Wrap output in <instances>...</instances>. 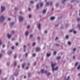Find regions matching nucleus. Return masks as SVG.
Masks as SVG:
<instances>
[{
    "label": "nucleus",
    "mask_w": 80,
    "mask_h": 80,
    "mask_svg": "<svg viewBox=\"0 0 80 80\" xmlns=\"http://www.w3.org/2000/svg\"><path fill=\"white\" fill-rule=\"evenodd\" d=\"M44 33H45V34L47 33V31L45 30L44 32Z\"/></svg>",
    "instance_id": "bb28decb"
},
{
    "label": "nucleus",
    "mask_w": 80,
    "mask_h": 80,
    "mask_svg": "<svg viewBox=\"0 0 80 80\" xmlns=\"http://www.w3.org/2000/svg\"><path fill=\"white\" fill-rule=\"evenodd\" d=\"M58 37H56V38L55 40H58Z\"/></svg>",
    "instance_id": "4c0bfd02"
},
{
    "label": "nucleus",
    "mask_w": 80,
    "mask_h": 80,
    "mask_svg": "<svg viewBox=\"0 0 80 80\" xmlns=\"http://www.w3.org/2000/svg\"><path fill=\"white\" fill-rule=\"evenodd\" d=\"M35 44H36V43H35V42H34L32 44L33 45H35Z\"/></svg>",
    "instance_id": "c03bdc74"
},
{
    "label": "nucleus",
    "mask_w": 80,
    "mask_h": 80,
    "mask_svg": "<svg viewBox=\"0 0 80 80\" xmlns=\"http://www.w3.org/2000/svg\"><path fill=\"white\" fill-rule=\"evenodd\" d=\"M18 68H20V66L19 65L18 66Z\"/></svg>",
    "instance_id": "338daca9"
},
{
    "label": "nucleus",
    "mask_w": 80,
    "mask_h": 80,
    "mask_svg": "<svg viewBox=\"0 0 80 80\" xmlns=\"http://www.w3.org/2000/svg\"><path fill=\"white\" fill-rule=\"evenodd\" d=\"M78 62H77L75 63V66H77V65H78Z\"/></svg>",
    "instance_id": "72a5a7b5"
},
{
    "label": "nucleus",
    "mask_w": 80,
    "mask_h": 80,
    "mask_svg": "<svg viewBox=\"0 0 80 80\" xmlns=\"http://www.w3.org/2000/svg\"><path fill=\"white\" fill-rule=\"evenodd\" d=\"M12 49H14V47L13 46H12Z\"/></svg>",
    "instance_id": "603ef678"
},
{
    "label": "nucleus",
    "mask_w": 80,
    "mask_h": 80,
    "mask_svg": "<svg viewBox=\"0 0 80 80\" xmlns=\"http://www.w3.org/2000/svg\"><path fill=\"white\" fill-rule=\"evenodd\" d=\"M33 36V34H31L30 35V38H32V37Z\"/></svg>",
    "instance_id": "c756f323"
},
{
    "label": "nucleus",
    "mask_w": 80,
    "mask_h": 80,
    "mask_svg": "<svg viewBox=\"0 0 80 80\" xmlns=\"http://www.w3.org/2000/svg\"><path fill=\"white\" fill-rule=\"evenodd\" d=\"M44 2L47 3V5H46V6H47V5H51V6H52V5L53 4V3L52 2H47V0H45L44 1Z\"/></svg>",
    "instance_id": "f03ea898"
},
{
    "label": "nucleus",
    "mask_w": 80,
    "mask_h": 80,
    "mask_svg": "<svg viewBox=\"0 0 80 80\" xmlns=\"http://www.w3.org/2000/svg\"><path fill=\"white\" fill-rule=\"evenodd\" d=\"M17 55H15L14 56V58H17Z\"/></svg>",
    "instance_id": "e433bc0d"
},
{
    "label": "nucleus",
    "mask_w": 80,
    "mask_h": 80,
    "mask_svg": "<svg viewBox=\"0 0 80 80\" xmlns=\"http://www.w3.org/2000/svg\"><path fill=\"white\" fill-rule=\"evenodd\" d=\"M2 41L0 40V45H2Z\"/></svg>",
    "instance_id": "c9c22d12"
},
{
    "label": "nucleus",
    "mask_w": 80,
    "mask_h": 80,
    "mask_svg": "<svg viewBox=\"0 0 80 80\" xmlns=\"http://www.w3.org/2000/svg\"><path fill=\"white\" fill-rule=\"evenodd\" d=\"M55 18V17H52L50 18L51 20H54Z\"/></svg>",
    "instance_id": "2eb2a0df"
},
{
    "label": "nucleus",
    "mask_w": 80,
    "mask_h": 80,
    "mask_svg": "<svg viewBox=\"0 0 80 80\" xmlns=\"http://www.w3.org/2000/svg\"><path fill=\"white\" fill-rule=\"evenodd\" d=\"M15 10H18V8H17V7H16L15 8Z\"/></svg>",
    "instance_id": "49530a36"
},
{
    "label": "nucleus",
    "mask_w": 80,
    "mask_h": 80,
    "mask_svg": "<svg viewBox=\"0 0 80 80\" xmlns=\"http://www.w3.org/2000/svg\"><path fill=\"white\" fill-rule=\"evenodd\" d=\"M79 20H80V18H78L77 19V21H79Z\"/></svg>",
    "instance_id": "79ce46f5"
},
{
    "label": "nucleus",
    "mask_w": 80,
    "mask_h": 80,
    "mask_svg": "<svg viewBox=\"0 0 80 80\" xmlns=\"http://www.w3.org/2000/svg\"><path fill=\"white\" fill-rule=\"evenodd\" d=\"M28 10H29L30 11V10H31V9L30 8H28Z\"/></svg>",
    "instance_id": "4d7b16f0"
},
{
    "label": "nucleus",
    "mask_w": 80,
    "mask_h": 80,
    "mask_svg": "<svg viewBox=\"0 0 80 80\" xmlns=\"http://www.w3.org/2000/svg\"><path fill=\"white\" fill-rule=\"evenodd\" d=\"M30 25H28L27 27V28H30Z\"/></svg>",
    "instance_id": "a19ab883"
},
{
    "label": "nucleus",
    "mask_w": 80,
    "mask_h": 80,
    "mask_svg": "<svg viewBox=\"0 0 80 80\" xmlns=\"http://www.w3.org/2000/svg\"><path fill=\"white\" fill-rule=\"evenodd\" d=\"M36 8L37 9H38L40 7H39V4H38L36 6Z\"/></svg>",
    "instance_id": "ddd939ff"
},
{
    "label": "nucleus",
    "mask_w": 80,
    "mask_h": 80,
    "mask_svg": "<svg viewBox=\"0 0 80 80\" xmlns=\"http://www.w3.org/2000/svg\"><path fill=\"white\" fill-rule=\"evenodd\" d=\"M2 52H4V51L2 50Z\"/></svg>",
    "instance_id": "0e129e2a"
},
{
    "label": "nucleus",
    "mask_w": 80,
    "mask_h": 80,
    "mask_svg": "<svg viewBox=\"0 0 80 80\" xmlns=\"http://www.w3.org/2000/svg\"><path fill=\"white\" fill-rule=\"evenodd\" d=\"M65 1H66V0H64L63 1H62V3H64V2H65Z\"/></svg>",
    "instance_id": "393cba45"
},
{
    "label": "nucleus",
    "mask_w": 80,
    "mask_h": 80,
    "mask_svg": "<svg viewBox=\"0 0 80 80\" xmlns=\"http://www.w3.org/2000/svg\"><path fill=\"white\" fill-rule=\"evenodd\" d=\"M40 48H36V51L37 52H38V51H40Z\"/></svg>",
    "instance_id": "f8f14e48"
},
{
    "label": "nucleus",
    "mask_w": 80,
    "mask_h": 80,
    "mask_svg": "<svg viewBox=\"0 0 80 80\" xmlns=\"http://www.w3.org/2000/svg\"><path fill=\"white\" fill-rule=\"evenodd\" d=\"M28 33H29V32H28V31H26L25 33V35H26V36H28Z\"/></svg>",
    "instance_id": "6e6552de"
},
{
    "label": "nucleus",
    "mask_w": 80,
    "mask_h": 80,
    "mask_svg": "<svg viewBox=\"0 0 80 80\" xmlns=\"http://www.w3.org/2000/svg\"><path fill=\"white\" fill-rule=\"evenodd\" d=\"M10 20H11V18H8V20L10 21Z\"/></svg>",
    "instance_id": "58836bf2"
},
{
    "label": "nucleus",
    "mask_w": 80,
    "mask_h": 80,
    "mask_svg": "<svg viewBox=\"0 0 80 80\" xmlns=\"http://www.w3.org/2000/svg\"><path fill=\"white\" fill-rule=\"evenodd\" d=\"M14 33V31H12V33Z\"/></svg>",
    "instance_id": "864d4df0"
},
{
    "label": "nucleus",
    "mask_w": 80,
    "mask_h": 80,
    "mask_svg": "<svg viewBox=\"0 0 80 80\" xmlns=\"http://www.w3.org/2000/svg\"><path fill=\"white\" fill-rule=\"evenodd\" d=\"M25 63H23L22 65V68H24V66H25Z\"/></svg>",
    "instance_id": "4be33fe9"
},
{
    "label": "nucleus",
    "mask_w": 80,
    "mask_h": 80,
    "mask_svg": "<svg viewBox=\"0 0 80 80\" xmlns=\"http://www.w3.org/2000/svg\"><path fill=\"white\" fill-rule=\"evenodd\" d=\"M30 3L31 4H33V3H34V2L33 1H31L30 2Z\"/></svg>",
    "instance_id": "dca6fc26"
},
{
    "label": "nucleus",
    "mask_w": 80,
    "mask_h": 80,
    "mask_svg": "<svg viewBox=\"0 0 80 80\" xmlns=\"http://www.w3.org/2000/svg\"><path fill=\"white\" fill-rule=\"evenodd\" d=\"M19 22H22L23 20V17L22 16H20L19 17Z\"/></svg>",
    "instance_id": "20e7f679"
},
{
    "label": "nucleus",
    "mask_w": 80,
    "mask_h": 80,
    "mask_svg": "<svg viewBox=\"0 0 80 80\" xmlns=\"http://www.w3.org/2000/svg\"><path fill=\"white\" fill-rule=\"evenodd\" d=\"M15 40V39L14 38H12V40Z\"/></svg>",
    "instance_id": "680f3d73"
},
{
    "label": "nucleus",
    "mask_w": 80,
    "mask_h": 80,
    "mask_svg": "<svg viewBox=\"0 0 80 80\" xmlns=\"http://www.w3.org/2000/svg\"><path fill=\"white\" fill-rule=\"evenodd\" d=\"M40 73H41V72H38V74H40Z\"/></svg>",
    "instance_id": "13d9d810"
},
{
    "label": "nucleus",
    "mask_w": 80,
    "mask_h": 80,
    "mask_svg": "<svg viewBox=\"0 0 80 80\" xmlns=\"http://www.w3.org/2000/svg\"><path fill=\"white\" fill-rule=\"evenodd\" d=\"M8 54L10 55V54H11L12 53V52L11 51H9L8 52Z\"/></svg>",
    "instance_id": "b1692460"
},
{
    "label": "nucleus",
    "mask_w": 80,
    "mask_h": 80,
    "mask_svg": "<svg viewBox=\"0 0 80 80\" xmlns=\"http://www.w3.org/2000/svg\"><path fill=\"white\" fill-rule=\"evenodd\" d=\"M58 4H56V7H58Z\"/></svg>",
    "instance_id": "de8ad7c7"
},
{
    "label": "nucleus",
    "mask_w": 80,
    "mask_h": 80,
    "mask_svg": "<svg viewBox=\"0 0 80 80\" xmlns=\"http://www.w3.org/2000/svg\"><path fill=\"white\" fill-rule=\"evenodd\" d=\"M68 43L70 45H71V42L69 41L68 42Z\"/></svg>",
    "instance_id": "6ab92c4d"
},
{
    "label": "nucleus",
    "mask_w": 80,
    "mask_h": 80,
    "mask_svg": "<svg viewBox=\"0 0 80 80\" xmlns=\"http://www.w3.org/2000/svg\"><path fill=\"white\" fill-rule=\"evenodd\" d=\"M51 75V73L50 72H48L47 74V76H49V75Z\"/></svg>",
    "instance_id": "f3484780"
},
{
    "label": "nucleus",
    "mask_w": 80,
    "mask_h": 80,
    "mask_svg": "<svg viewBox=\"0 0 80 80\" xmlns=\"http://www.w3.org/2000/svg\"><path fill=\"white\" fill-rule=\"evenodd\" d=\"M7 65H9V63H7Z\"/></svg>",
    "instance_id": "052dcab7"
},
{
    "label": "nucleus",
    "mask_w": 80,
    "mask_h": 80,
    "mask_svg": "<svg viewBox=\"0 0 80 80\" xmlns=\"http://www.w3.org/2000/svg\"><path fill=\"white\" fill-rule=\"evenodd\" d=\"M14 25V22H12L10 23V26L11 27H12V25Z\"/></svg>",
    "instance_id": "1a4fd4ad"
},
{
    "label": "nucleus",
    "mask_w": 80,
    "mask_h": 80,
    "mask_svg": "<svg viewBox=\"0 0 80 80\" xmlns=\"http://www.w3.org/2000/svg\"><path fill=\"white\" fill-rule=\"evenodd\" d=\"M25 47H26V46H24V48H25Z\"/></svg>",
    "instance_id": "e2e57ef3"
},
{
    "label": "nucleus",
    "mask_w": 80,
    "mask_h": 80,
    "mask_svg": "<svg viewBox=\"0 0 80 80\" xmlns=\"http://www.w3.org/2000/svg\"><path fill=\"white\" fill-rule=\"evenodd\" d=\"M5 20V17L3 16H2L0 17V22H2L3 21Z\"/></svg>",
    "instance_id": "7ed1b4c3"
},
{
    "label": "nucleus",
    "mask_w": 80,
    "mask_h": 80,
    "mask_svg": "<svg viewBox=\"0 0 80 80\" xmlns=\"http://www.w3.org/2000/svg\"><path fill=\"white\" fill-rule=\"evenodd\" d=\"M2 53H0V58L2 57Z\"/></svg>",
    "instance_id": "cd10ccee"
},
{
    "label": "nucleus",
    "mask_w": 80,
    "mask_h": 80,
    "mask_svg": "<svg viewBox=\"0 0 80 80\" xmlns=\"http://www.w3.org/2000/svg\"><path fill=\"white\" fill-rule=\"evenodd\" d=\"M61 58V57L60 56L57 57V58L58 60H59V59H60Z\"/></svg>",
    "instance_id": "a211bd4d"
},
{
    "label": "nucleus",
    "mask_w": 80,
    "mask_h": 80,
    "mask_svg": "<svg viewBox=\"0 0 80 80\" xmlns=\"http://www.w3.org/2000/svg\"><path fill=\"white\" fill-rule=\"evenodd\" d=\"M79 28H80V25H79Z\"/></svg>",
    "instance_id": "774afa93"
},
{
    "label": "nucleus",
    "mask_w": 80,
    "mask_h": 80,
    "mask_svg": "<svg viewBox=\"0 0 80 80\" xmlns=\"http://www.w3.org/2000/svg\"><path fill=\"white\" fill-rule=\"evenodd\" d=\"M41 71L42 73H43L44 72H45V73H47V71H45L43 69H42Z\"/></svg>",
    "instance_id": "0eeeda50"
},
{
    "label": "nucleus",
    "mask_w": 80,
    "mask_h": 80,
    "mask_svg": "<svg viewBox=\"0 0 80 80\" xmlns=\"http://www.w3.org/2000/svg\"><path fill=\"white\" fill-rule=\"evenodd\" d=\"M8 37L9 38H10L11 37H12V35L8 34Z\"/></svg>",
    "instance_id": "9b49d317"
},
{
    "label": "nucleus",
    "mask_w": 80,
    "mask_h": 80,
    "mask_svg": "<svg viewBox=\"0 0 80 80\" xmlns=\"http://www.w3.org/2000/svg\"><path fill=\"white\" fill-rule=\"evenodd\" d=\"M16 46H18V43H16Z\"/></svg>",
    "instance_id": "f704fd0d"
},
{
    "label": "nucleus",
    "mask_w": 80,
    "mask_h": 80,
    "mask_svg": "<svg viewBox=\"0 0 80 80\" xmlns=\"http://www.w3.org/2000/svg\"><path fill=\"white\" fill-rule=\"evenodd\" d=\"M36 65V62H35L34 64V65Z\"/></svg>",
    "instance_id": "6e6d98bb"
},
{
    "label": "nucleus",
    "mask_w": 80,
    "mask_h": 80,
    "mask_svg": "<svg viewBox=\"0 0 80 80\" xmlns=\"http://www.w3.org/2000/svg\"><path fill=\"white\" fill-rule=\"evenodd\" d=\"M26 76H24V78H26Z\"/></svg>",
    "instance_id": "69168bd1"
},
{
    "label": "nucleus",
    "mask_w": 80,
    "mask_h": 80,
    "mask_svg": "<svg viewBox=\"0 0 80 80\" xmlns=\"http://www.w3.org/2000/svg\"><path fill=\"white\" fill-rule=\"evenodd\" d=\"M5 47V45H3V46H2V47H3V48H4V47Z\"/></svg>",
    "instance_id": "a18cd8bd"
},
{
    "label": "nucleus",
    "mask_w": 80,
    "mask_h": 80,
    "mask_svg": "<svg viewBox=\"0 0 80 80\" xmlns=\"http://www.w3.org/2000/svg\"><path fill=\"white\" fill-rule=\"evenodd\" d=\"M56 53H57V51H54V55H56Z\"/></svg>",
    "instance_id": "7c9ffc66"
},
{
    "label": "nucleus",
    "mask_w": 80,
    "mask_h": 80,
    "mask_svg": "<svg viewBox=\"0 0 80 80\" xmlns=\"http://www.w3.org/2000/svg\"><path fill=\"white\" fill-rule=\"evenodd\" d=\"M75 56H74L73 57V59H75Z\"/></svg>",
    "instance_id": "8fccbe9b"
},
{
    "label": "nucleus",
    "mask_w": 80,
    "mask_h": 80,
    "mask_svg": "<svg viewBox=\"0 0 80 80\" xmlns=\"http://www.w3.org/2000/svg\"><path fill=\"white\" fill-rule=\"evenodd\" d=\"M40 26H41V24H39L38 25V28L39 29H40Z\"/></svg>",
    "instance_id": "4468645a"
},
{
    "label": "nucleus",
    "mask_w": 80,
    "mask_h": 80,
    "mask_svg": "<svg viewBox=\"0 0 80 80\" xmlns=\"http://www.w3.org/2000/svg\"><path fill=\"white\" fill-rule=\"evenodd\" d=\"M78 70H79V69H80V65L78 67Z\"/></svg>",
    "instance_id": "c85d7f7f"
},
{
    "label": "nucleus",
    "mask_w": 80,
    "mask_h": 80,
    "mask_svg": "<svg viewBox=\"0 0 80 80\" xmlns=\"http://www.w3.org/2000/svg\"><path fill=\"white\" fill-rule=\"evenodd\" d=\"M35 55H36V54H35V53H34L32 54V56L33 57H35Z\"/></svg>",
    "instance_id": "2f4dec72"
},
{
    "label": "nucleus",
    "mask_w": 80,
    "mask_h": 80,
    "mask_svg": "<svg viewBox=\"0 0 80 80\" xmlns=\"http://www.w3.org/2000/svg\"><path fill=\"white\" fill-rule=\"evenodd\" d=\"M43 13H45L46 12V9H44L43 10Z\"/></svg>",
    "instance_id": "412c9836"
},
{
    "label": "nucleus",
    "mask_w": 80,
    "mask_h": 80,
    "mask_svg": "<svg viewBox=\"0 0 80 80\" xmlns=\"http://www.w3.org/2000/svg\"><path fill=\"white\" fill-rule=\"evenodd\" d=\"M1 12H3V11L5 10V8L4 6H2L1 7Z\"/></svg>",
    "instance_id": "39448f33"
},
{
    "label": "nucleus",
    "mask_w": 80,
    "mask_h": 80,
    "mask_svg": "<svg viewBox=\"0 0 80 80\" xmlns=\"http://www.w3.org/2000/svg\"><path fill=\"white\" fill-rule=\"evenodd\" d=\"M7 78H5V79H4V80H7Z\"/></svg>",
    "instance_id": "bf43d9fd"
},
{
    "label": "nucleus",
    "mask_w": 80,
    "mask_h": 80,
    "mask_svg": "<svg viewBox=\"0 0 80 80\" xmlns=\"http://www.w3.org/2000/svg\"><path fill=\"white\" fill-rule=\"evenodd\" d=\"M51 54L50 53H47V57H49V56H50V55Z\"/></svg>",
    "instance_id": "aec40b11"
},
{
    "label": "nucleus",
    "mask_w": 80,
    "mask_h": 80,
    "mask_svg": "<svg viewBox=\"0 0 80 80\" xmlns=\"http://www.w3.org/2000/svg\"><path fill=\"white\" fill-rule=\"evenodd\" d=\"M28 55V53H26L25 54V55L26 57H27V55Z\"/></svg>",
    "instance_id": "09e8293b"
},
{
    "label": "nucleus",
    "mask_w": 80,
    "mask_h": 80,
    "mask_svg": "<svg viewBox=\"0 0 80 80\" xmlns=\"http://www.w3.org/2000/svg\"><path fill=\"white\" fill-rule=\"evenodd\" d=\"M51 66L52 67V71H54V70H58V67H57L55 68H54V67H55V65H56V63H52V62H51Z\"/></svg>",
    "instance_id": "f257e3e1"
},
{
    "label": "nucleus",
    "mask_w": 80,
    "mask_h": 80,
    "mask_svg": "<svg viewBox=\"0 0 80 80\" xmlns=\"http://www.w3.org/2000/svg\"><path fill=\"white\" fill-rule=\"evenodd\" d=\"M69 37V36H68V35H67L66 36V39H68Z\"/></svg>",
    "instance_id": "5701e85b"
},
{
    "label": "nucleus",
    "mask_w": 80,
    "mask_h": 80,
    "mask_svg": "<svg viewBox=\"0 0 80 80\" xmlns=\"http://www.w3.org/2000/svg\"><path fill=\"white\" fill-rule=\"evenodd\" d=\"M43 5V2H41L40 3V6L41 7H42Z\"/></svg>",
    "instance_id": "9d476101"
},
{
    "label": "nucleus",
    "mask_w": 80,
    "mask_h": 80,
    "mask_svg": "<svg viewBox=\"0 0 80 80\" xmlns=\"http://www.w3.org/2000/svg\"><path fill=\"white\" fill-rule=\"evenodd\" d=\"M70 32H73L74 34H76L77 33V32L76 31H74L73 29L70 30L69 31Z\"/></svg>",
    "instance_id": "423d86ee"
},
{
    "label": "nucleus",
    "mask_w": 80,
    "mask_h": 80,
    "mask_svg": "<svg viewBox=\"0 0 80 80\" xmlns=\"http://www.w3.org/2000/svg\"><path fill=\"white\" fill-rule=\"evenodd\" d=\"M29 18H32V15L31 14H29Z\"/></svg>",
    "instance_id": "a878e982"
},
{
    "label": "nucleus",
    "mask_w": 80,
    "mask_h": 80,
    "mask_svg": "<svg viewBox=\"0 0 80 80\" xmlns=\"http://www.w3.org/2000/svg\"><path fill=\"white\" fill-rule=\"evenodd\" d=\"M76 50V48H74L73 49V51H75Z\"/></svg>",
    "instance_id": "ea45409f"
},
{
    "label": "nucleus",
    "mask_w": 80,
    "mask_h": 80,
    "mask_svg": "<svg viewBox=\"0 0 80 80\" xmlns=\"http://www.w3.org/2000/svg\"><path fill=\"white\" fill-rule=\"evenodd\" d=\"M16 62H14V67L16 66Z\"/></svg>",
    "instance_id": "37998d69"
},
{
    "label": "nucleus",
    "mask_w": 80,
    "mask_h": 80,
    "mask_svg": "<svg viewBox=\"0 0 80 80\" xmlns=\"http://www.w3.org/2000/svg\"><path fill=\"white\" fill-rule=\"evenodd\" d=\"M38 40H39L40 39V37H38Z\"/></svg>",
    "instance_id": "5fc2aeb1"
},
{
    "label": "nucleus",
    "mask_w": 80,
    "mask_h": 80,
    "mask_svg": "<svg viewBox=\"0 0 80 80\" xmlns=\"http://www.w3.org/2000/svg\"><path fill=\"white\" fill-rule=\"evenodd\" d=\"M78 77H80V73H79L78 74Z\"/></svg>",
    "instance_id": "3c124183"
},
{
    "label": "nucleus",
    "mask_w": 80,
    "mask_h": 80,
    "mask_svg": "<svg viewBox=\"0 0 80 80\" xmlns=\"http://www.w3.org/2000/svg\"><path fill=\"white\" fill-rule=\"evenodd\" d=\"M69 78H70V76H68L67 80H69Z\"/></svg>",
    "instance_id": "473e14b6"
}]
</instances>
